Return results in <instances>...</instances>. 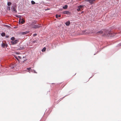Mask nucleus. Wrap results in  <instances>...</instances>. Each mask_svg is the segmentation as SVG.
Here are the masks:
<instances>
[{
  "mask_svg": "<svg viewBox=\"0 0 121 121\" xmlns=\"http://www.w3.org/2000/svg\"><path fill=\"white\" fill-rule=\"evenodd\" d=\"M17 6L16 5H14L11 8L12 11L14 13H17L16 10Z\"/></svg>",
  "mask_w": 121,
  "mask_h": 121,
  "instance_id": "1",
  "label": "nucleus"
},
{
  "mask_svg": "<svg viewBox=\"0 0 121 121\" xmlns=\"http://www.w3.org/2000/svg\"><path fill=\"white\" fill-rule=\"evenodd\" d=\"M107 35L108 36L112 37L115 36L116 34H113L112 32H108Z\"/></svg>",
  "mask_w": 121,
  "mask_h": 121,
  "instance_id": "2",
  "label": "nucleus"
},
{
  "mask_svg": "<svg viewBox=\"0 0 121 121\" xmlns=\"http://www.w3.org/2000/svg\"><path fill=\"white\" fill-rule=\"evenodd\" d=\"M41 27V25H34L32 27L33 28L36 29Z\"/></svg>",
  "mask_w": 121,
  "mask_h": 121,
  "instance_id": "3",
  "label": "nucleus"
},
{
  "mask_svg": "<svg viewBox=\"0 0 121 121\" xmlns=\"http://www.w3.org/2000/svg\"><path fill=\"white\" fill-rule=\"evenodd\" d=\"M86 1H88L91 4H92L94 3V2L95 1V0H85Z\"/></svg>",
  "mask_w": 121,
  "mask_h": 121,
  "instance_id": "4",
  "label": "nucleus"
},
{
  "mask_svg": "<svg viewBox=\"0 0 121 121\" xmlns=\"http://www.w3.org/2000/svg\"><path fill=\"white\" fill-rule=\"evenodd\" d=\"M8 46V45L6 43H3V42H2V44H1V46L3 48H4L5 47H7Z\"/></svg>",
  "mask_w": 121,
  "mask_h": 121,
  "instance_id": "5",
  "label": "nucleus"
},
{
  "mask_svg": "<svg viewBox=\"0 0 121 121\" xmlns=\"http://www.w3.org/2000/svg\"><path fill=\"white\" fill-rule=\"evenodd\" d=\"M18 41L17 40H15L14 41H11V43L13 45H14L16 44Z\"/></svg>",
  "mask_w": 121,
  "mask_h": 121,
  "instance_id": "6",
  "label": "nucleus"
},
{
  "mask_svg": "<svg viewBox=\"0 0 121 121\" xmlns=\"http://www.w3.org/2000/svg\"><path fill=\"white\" fill-rule=\"evenodd\" d=\"M21 22L22 24L24 23L25 22V21L22 19L20 18L19 20V22Z\"/></svg>",
  "mask_w": 121,
  "mask_h": 121,
  "instance_id": "7",
  "label": "nucleus"
},
{
  "mask_svg": "<svg viewBox=\"0 0 121 121\" xmlns=\"http://www.w3.org/2000/svg\"><path fill=\"white\" fill-rule=\"evenodd\" d=\"M63 13L64 14H66L68 15H69L70 14V12L68 11H65L63 12Z\"/></svg>",
  "mask_w": 121,
  "mask_h": 121,
  "instance_id": "8",
  "label": "nucleus"
},
{
  "mask_svg": "<svg viewBox=\"0 0 121 121\" xmlns=\"http://www.w3.org/2000/svg\"><path fill=\"white\" fill-rule=\"evenodd\" d=\"M103 32L101 30L100 31H98L96 34L97 35H99L102 34Z\"/></svg>",
  "mask_w": 121,
  "mask_h": 121,
  "instance_id": "9",
  "label": "nucleus"
},
{
  "mask_svg": "<svg viewBox=\"0 0 121 121\" xmlns=\"http://www.w3.org/2000/svg\"><path fill=\"white\" fill-rule=\"evenodd\" d=\"M29 32V31H26L25 32H22L21 33V34L23 35H25Z\"/></svg>",
  "mask_w": 121,
  "mask_h": 121,
  "instance_id": "10",
  "label": "nucleus"
},
{
  "mask_svg": "<svg viewBox=\"0 0 121 121\" xmlns=\"http://www.w3.org/2000/svg\"><path fill=\"white\" fill-rule=\"evenodd\" d=\"M70 24V22L69 21H67L65 23V25L67 26H69Z\"/></svg>",
  "mask_w": 121,
  "mask_h": 121,
  "instance_id": "11",
  "label": "nucleus"
},
{
  "mask_svg": "<svg viewBox=\"0 0 121 121\" xmlns=\"http://www.w3.org/2000/svg\"><path fill=\"white\" fill-rule=\"evenodd\" d=\"M1 35L3 37H4L5 36V33L3 32L1 33Z\"/></svg>",
  "mask_w": 121,
  "mask_h": 121,
  "instance_id": "12",
  "label": "nucleus"
},
{
  "mask_svg": "<svg viewBox=\"0 0 121 121\" xmlns=\"http://www.w3.org/2000/svg\"><path fill=\"white\" fill-rule=\"evenodd\" d=\"M67 7L68 6L67 5H65L64 6H63V8L65 9H66L67 8Z\"/></svg>",
  "mask_w": 121,
  "mask_h": 121,
  "instance_id": "13",
  "label": "nucleus"
},
{
  "mask_svg": "<svg viewBox=\"0 0 121 121\" xmlns=\"http://www.w3.org/2000/svg\"><path fill=\"white\" fill-rule=\"evenodd\" d=\"M24 48L23 47H21L20 46L18 48L19 50H21L24 49Z\"/></svg>",
  "mask_w": 121,
  "mask_h": 121,
  "instance_id": "14",
  "label": "nucleus"
},
{
  "mask_svg": "<svg viewBox=\"0 0 121 121\" xmlns=\"http://www.w3.org/2000/svg\"><path fill=\"white\" fill-rule=\"evenodd\" d=\"M46 50V48L45 47L42 50V51L43 52H45Z\"/></svg>",
  "mask_w": 121,
  "mask_h": 121,
  "instance_id": "15",
  "label": "nucleus"
},
{
  "mask_svg": "<svg viewBox=\"0 0 121 121\" xmlns=\"http://www.w3.org/2000/svg\"><path fill=\"white\" fill-rule=\"evenodd\" d=\"M12 4V3L11 2H8L7 3V5L8 6H9L11 4Z\"/></svg>",
  "mask_w": 121,
  "mask_h": 121,
  "instance_id": "16",
  "label": "nucleus"
},
{
  "mask_svg": "<svg viewBox=\"0 0 121 121\" xmlns=\"http://www.w3.org/2000/svg\"><path fill=\"white\" fill-rule=\"evenodd\" d=\"M61 17V15H58L56 14V18H57L58 17Z\"/></svg>",
  "mask_w": 121,
  "mask_h": 121,
  "instance_id": "17",
  "label": "nucleus"
},
{
  "mask_svg": "<svg viewBox=\"0 0 121 121\" xmlns=\"http://www.w3.org/2000/svg\"><path fill=\"white\" fill-rule=\"evenodd\" d=\"M78 7H79L81 9V8H82V7H83V6L82 5H80L79 6H78Z\"/></svg>",
  "mask_w": 121,
  "mask_h": 121,
  "instance_id": "18",
  "label": "nucleus"
},
{
  "mask_svg": "<svg viewBox=\"0 0 121 121\" xmlns=\"http://www.w3.org/2000/svg\"><path fill=\"white\" fill-rule=\"evenodd\" d=\"M31 4H35V2L33 1L32 0L31 1Z\"/></svg>",
  "mask_w": 121,
  "mask_h": 121,
  "instance_id": "19",
  "label": "nucleus"
},
{
  "mask_svg": "<svg viewBox=\"0 0 121 121\" xmlns=\"http://www.w3.org/2000/svg\"><path fill=\"white\" fill-rule=\"evenodd\" d=\"M11 39L13 41H14L15 40V38L14 37H12L11 38Z\"/></svg>",
  "mask_w": 121,
  "mask_h": 121,
  "instance_id": "20",
  "label": "nucleus"
},
{
  "mask_svg": "<svg viewBox=\"0 0 121 121\" xmlns=\"http://www.w3.org/2000/svg\"><path fill=\"white\" fill-rule=\"evenodd\" d=\"M27 69L29 70V71H30L31 70V68H27ZM32 71V69H31V71Z\"/></svg>",
  "mask_w": 121,
  "mask_h": 121,
  "instance_id": "21",
  "label": "nucleus"
},
{
  "mask_svg": "<svg viewBox=\"0 0 121 121\" xmlns=\"http://www.w3.org/2000/svg\"><path fill=\"white\" fill-rule=\"evenodd\" d=\"M78 8L77 9V10L78 11H80V10L81 9L80 8H79L78 7Z\"/></svg>",
  "mask_w": 121,
  "mask_h": 121,
  "instance_id": "22",
  "label": "nucleus"
},
{
  "mask_svg": "<svg viewBox=\"0 0 121 121\" xmlns=\"http://www.w3.org/2000/svg\"><path fill=\"white\" fill-rule=\"evenodd\" d=\"M86 30H84V31H82V32L83 34H85V33L86 32Z\"/></svg>",
  "mask_w": 121,
  "mask_h": 121,
  "instance_id": "23",
  "label": "nucleus"
},
{
  "mask_svg": "<svg viewBox=\"0 0 121 121\" xmlns=\"http://www.w3.org/2000/svg\"><path fill=\"white\" fill-rule=\"evenodd\" d=\"M7 9L9 10H10V7L9 6L8 7Z\"/></svg>",
  "mask_w": 121,
  "mask_h": 121,
  "instance_id": "24",
  "label": "nucleus"
},
{
  "mask_svg": "<svg viewBox=\"0 0 121 121\" xmlns=\"http://www.w3.org/2000/svg\"><path fill=\"white\" fill-rule=\"evenodd\" d=\"M37 35V34H33V36L34 37L35 36H36Z\"/></svg>",
  "mask_w": 121,
  "mask_h": 121,
  "instance_id": "25",
  "label": "nucleus"
},
{
  "mask_svg": "<svg viewBox=\"0 0 121 121\" xmlns=\"http://www.w3.org/2000/svg\"><path fill=\"white\" fill-rule=\"evenodd\" d=\"M14 68V67L13 66H10V68L11 69H13Z\"/></svg>",
  "mask_w": 121,
  "mask_h": 121,
  "instance_id": "26",
  "label": "nucleus"
},
{
  "mask_svg": "<svg viewBox=\"0 0 121 121\" xmlns=\"http://www.w3.org/2000/svg\"><path fill=\"white\" fill-rule=\"evenodd\" d=\"M9 35H6L5 37L6 38H9Z\"/></svg>",
  "mask_w": 121,
  "mask_h": 121,
  "instance_id": "27",
  "label": "nucleus"
},
{
  "mask_svg": "<svg viewBox=\"0 0 121 121\" xmlns=\"http://www.w3.org/2000/svg\"><path fill=\"white\" fill-rule=\"evenodd\" d=\"M15 57L18 60L19 59L17 57L15 56Z\"/></svg>",
  "mask_w": 121,
  "mask_h": 121,
  "instance_id": "28",
  "label": "nucleus"
},
{
  "mask_svg": "<svg viewBox=\"0 0 121 121\" xmlns=\"http://www.w3.org/2000/svg\"><path fill=\"white\" fill-rule=\"evenodd\" d=\"M18 57L19 58V59H22V57L20 56H18Z\"/></svg>",
  "mask_w": 121,
  "mask_h": 121,
  "instance_id": "29",
  "label": "nucleus"
},
{
  "mask_svg": "<svg viewBox=\"0 0 121 121\" xmlns=\"http://www.w3.org/2000/svg\"><path fill=\"white\" fill-rule=\"evenodd\" d=\"M4 26L7 27H10L8 25H4Z\"/></svg>",
  "mask_w": 121,
  "mask_h": 121,
  "instance_id": "30",
  "label": "nucleus"
},
{
  "mask_svg": "<svg viewBox=\"0 0 121 121\" xmlns=\"http://www.w3.org/2000/svg\"><path fill=\"white\" fill-rule=\"evenodd\" d=\"M36 42V41H35H35H33V43H35Z\"/></svg>",
  "mask_w": 121,
  "mask_h": 121,
  "instance_id": "31",
  "label": "nucleus"
},
{
  "mask_svg": "<svg viewBox=\"0 0 121 121\" xmlns=\"http://www.w3.org/2000/svg\"><path fill=\"white\" fill-rule=\"evenodd\" d=\"M65 96V97H63L62 98H61V99H60V101L63 98H64V97Z\"/></svg>",
  "mask_w": 121,
  "mask_h": 121,
  "instance_id": "32",
  "label": "nucleus"
},
{
  "mask_svg": "<svg viewBox=\"0 0 121 121\" xmlns=\"http://www.w3.org/2000/svg\"><path fill=\"white\" fill-rule=\"evenodd\" d=\"M33 71H34V72L35 73H37L36 72H35V70H33Z\"/></svg>",
  "mask_w": 121,
  "mask_h": 121,
  "instance_id": "33",
  "label": "nucleus"
},
{
  "mask_svg": "<svg viewBox=\"0 0 121 121\" xmlns=\"http://www.w3.org/2000/svg\"><path fill=\"white\" fill-rule=\"evenodd\" d=\"M26 60V59L24 60V61H25Z\"/></svg>",
  "mask_w": 121,
  "mask_h": 121,
  "instance_id": "34",
  "label": "nucleus"
},
{
  "mask_svg": "<svg viewBox=\"0 0 121 121\" xmlns=\"http://www.w3.org/2000/svg\"><path fill=\"white\" fill-rule=\"evenodd\" d=\"M83 11H82V12H81V13H83Z\"/></svg>",
  "mask_w": 121,
  "mask_h": 121,
  "instance_id": "35",
  "label": "nucleus"
},
{
  "mask_svg": "<svg viewBox=\"0 0 121 121\" xmlns=\"http://www.w3.org/2000/svg\"><path fill=\"white\" fill-rule=\"evenodd\" d=\"M86 34H88V33H87V32H86Z\"/></svg>",
  "mask_w": 121,
  "mask_h": 121,
  "instance_id": "36",
  "label": "nucleus"
},
{
  "mask_svg": "<svg viewBox=\"0 0 121 121\" xmlns=\"http://www.w3.org/2000/svg\"><path fill=\"white\" fill-rule=\"evenodd\" d=\"M25 57H24V56H23V58H25Z\"/></svg>",
  "mask_w": 121,
  "mask_h": 121,
  "instance_id": "37",
  "label": "nucleus"
},
{
  "mask_svg": "<svg viewBox=\"0 0 121 121\" xmlns=\"http://www.w3.org/2000/svg\"><path fill=\"white\" fill-rule=\"evenodd\" d=\"M107 34V33L106 34H105V35H106Z\"/></svg>",
  "mask_w": 121,
  "mask_h": 121,
  "instance_id": "38",
  "label": "nucleus"
},
{
  "mask_svg": "<svg viewBox=\"0 0 121 121\" xmlns=\"http://www.w3.org/2000/svg\"><path fill=\"white\" fill-rule=\"evenodd\" d=\"M121 45V44H120V45Z\"/></svg>",
  "mask_w": 121,
  "mask_h": 121,
  "instance_id": "39",
  "label": "nucleus"
},
{
  "mask_svg": "<svg viewBox=\"0 0 121 121\" xmlns=\"http://www.w3.org/2000/svg\"><path fill=\"white\" fill-rule=\"evenodd\" d=\"M16 16L17 17V16Z\"/></svg>",
  "mask_w": 121,
  "mask_h": 121,
  "instance_id": "40",
  "label": "nucleus"
}]
</instances>
